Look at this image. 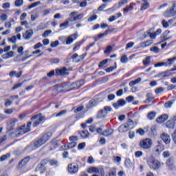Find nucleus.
<instances>
[{
  "label": "nucleus",
  "instance_id": "obj_58",
  "mask_svg": "<svg viewBox=\"0 0 176 176\" xmlns=\"http://www.w3.org/2000/svg\"><path fill=\"white\" fill-rule=\"evenodd\" d=\"M150 50L151 52H153V53H159L160 52V49L157 47H152Z\"/></svg>",
  "mask_w": 176,
  "mask_h": 176
},
{
  "label": "nucleus",
  "instance_id": "obj_8",
  "mask_svg": "<svg viewBox=\"0 0 176 176\" xmlns=\"http://www.w3.org/2000/svg\"><path fill=\"white\" fill-rule=\"evenodd\" d=\"M78 39V33L76 32L66 37V45H72L74 41Z\"/></svg>",
  "mask_w": 176,
  "mask_h": 176
},
{
  "label": "nucleus",
  "instance_id": "obj_48",
  "mask_svg": "<svg viewBox=\"0 0 176 176\" xmlns=\"http://www.w3.org/2000/svg\"><path fill=\"white\" fill-rule=\"evenodd\" d=\"M67 113V110H62L60 112L56 114V118H60V116H64Z\"/></svg>",
  "mask_w": 176,
  "mask_h": 176
},
{
  "label": "nucleus",
  "instance_id": "obj_13",
  "mask_svg": "<svg viewBox=\"0 0 176 176\" xmlns=\"http://www.w3.org/2000/svg\"><path fill=\"white\" fill-rule=\"evenodd\" d=\"M32 35H34V31L30 29L23 34V38L25 39V41H30V39L32 38Z\"/></svg>",
  "mask_w": 176,
  "mask_h": 176
},
{
  "label": "nucleus",
  "instance_id": "obj_25",
  "mask_svg": "<svg viewBox=\"0 0 176 176\" xmlns=\"http://www.w3.org/2000/svg\"><path fill=\"white\" fill-rule=\"evenodd\" d=\"M78 134H80V137L85 139V138H89L90 133H89V131L87 130H84L82 131H78Z\"/></svg>",
  "mask_w": 176,
  "mask_h": 176
},
{
  "label": "nucleus",
  "instance_id": "obj_45",
  "mask_svg": "<svg viewBox=\"0 0 176 176\" xmlns=\"http://www.w3.org/2000/svg\"><path fill=\"white\" fill-rule=\"evenodd\" d=\"M10 157V154L8 153L7 155H3L0 157V162H5V160H8Z\"/></svg>",
  "mask_w": 176,
  "mask_h": 176
},
{
  "label": "nucleus",
  "instance_id": "obj_4",
  "mask_svg": "<svg viewBox=\"0 0 176 176\" xmlns=\"http://www.w3.org/2000/svg\"><path fill=\"white\" fill-rule=\"evenodd\" d=\"M152 140L146 138L140 142V146L142 149H151L152 148Z\"/></svg>",
  "mask_w": 176,
  "mask_h": 176
},
{
  "label": "nucleus",
  "instance_id": "obj_5",
  "mask_svg": "<svg viewBox=\"0 0 176 176\" xmlns=\"http://www.w3.org/2000/svg\"><path fill=\"white\" fill-rule=\"evenodd\" d=\"M36 120L33 123V127L39 126V124H41V123L45 120V116H42L41 114H38L31 118V120Z\"/></svg>",
  "mask_w": 176,
  "mask_h": 176
},
{
  "label": "nucleus",
  "instance_id": "obj_11",
  "mask_svg": "<svg viewBox=\"0 0 176 176\" xmlns=\"http://www.w3.org/2000/svg\"><path fill=\"white\" fill-rule=\"evenodd\" d=\"M78 145V143L76 142H72L67 144V145L62 146L60 148V151H68V149H72V148H75Z\"/></svg>",
  "mask_w": 176,
  "mask_h": 176
},
{
  "label": "nucleus",
  "instance_id": "obj_14",
  "mask_svg": "<svg viewBox=\"0 0 176 176\" xmlns=\"http://www.w3.org/2000/svg\"><path fill=\"white\" fill-rule=\"evenodd\" d=\"M124 105H126V101L124 99H120L117 102L113 104V107L116 109H119L120 107H124Z\"/></svg>",
  "mask_w": 176,
  "mask_h": 176
},
{
  "label": "nucleus",
  "instance_id": "obj_24",
  "mask_svg": "<svg viewBox=\"0 0 176 176\" xmlns=\"http://www.w3.org/2000/svg\"><path fill=\"white\" fill-rule=\"evenodd\" d=\"M14 56V52L13 51H10L9 52H7L6 54H4L1 55L2 58L4 60H8V58H12Z\"/></svg>",
  "mask_w": 176,
  "mask_h": 176
},
{
  "label": "nucleus",
  "instance_id": "obj_50",
  "mask_svg": "<svg viewBox=\"0 0 176 176\" xmlns=\"http://www.w3.org/2000/svg\"><path fill=\"white\" fill-rule=\"evenodd\" d=\"M13 104V102L12 100H10L9 99H6L5 100L4 106L8 108V107H10Z\"/></svg>",
  "mask_w": 176,
  "mask_h": 176
},
{
  "label": "nucleus",
  "instance_id": "obj_32",
  "mask_svg": "<svg viewBox=\"0 0 176 176\" xmlns=\"http://www.w3.org/2000/svg\"><path fill=\"white\" fill-rule=\"evenodd\" d=\"M166 126L168 129H174V127H175V122H174V120H169L168 121H167V122L166 123Z\"/></svg>",
  "mask_w": 176,
  "mask_h": 176
},
{
  "label": "nucleus",
  "instance_id": "obj_20",
  "mask_svg": "<svg viewBox=\"0 0 176 176\" xmlns=\"http://www.w3.org/2000/svg\"><path fill=\"white\" fill-rule=\"evenodd\" d=\"M129 130H133L135 126H137V123L134 122L131 119H129L127 123H125Z\"/></svg>",
  "mask_w": 176,
  "mask_h": 176
},
{
  "label": "nucleus",
  "instance_id": "obj_51",
  "mask_svg": "<svg viewBox=\"0 0 176 176\" xmlns=\"http://www.w3.org/2000/svg\"><path fill=\"white\" fill-rule=\"evenodd\" d=\"M38 5H41V1H37L32 3L30 6H28V9H32L33 8L38 6Z\"/></svg>",
  "mask_w": 176,
  "mask_h": 176
},
{
  "label": "nucleus",
  "instance_id": "obj_40",
  "mask_svg": "<svg viewBox=\"0 0 176 176\" xmlns=\"http://www.w3.org/2000/svg\"><path fill=\"white\" fill-rule=\"evenodd\" d=\"M146 100H144V104H149V102H151L152 101V100H153V97L152 96H151V94H146Z\"/></svg>",
  "mask_w": 176,
  "mask_h": 176
},
{
  "label": "nucleus",
  "instance_id": "obj_55",
  "mask_svg": "<svg viewBox=\"0 0 176 176\" xmlns=\"http://www.w3.org/2000/svg\"><path fill=\"white\" fill-rule=\"evenodd\" d=\"M50 34H52V30H48L44 32V34L42 35V36L43 38H47Z\"/></svg>",
  "mask_w": 176,
  "mask_h": 176
},
{
  "label": "nucleus",
  "instance_id": "obj_60",
  "mask_svg": "<svg viewBox=\"0 0 176 176\" xmlns=\"http://www.w3.org/2000/svg\"><path fill=\"white\" fill-rule=\"evenodd\" d=\"M69 141H71L72 142H75V141H78V140H79V138H78V136H70L69 138Z\"/></svg>",
  "mask_w": 176,
  "mask_h": 176
},
{
  "label": "nucleus",
  "instance_id": "obj_61",
  "mask_svg": "<svg viewBox=\"0 0 176 176\" xmlns=\"http://www.w3.org/2000/svg\"><path fill=\"white\" fill-rule=\"evenodd\" d=\"M83 19V14H78V15H76V18H74L73 20H76V21H78V20H82Z\"/></svg>",
  "mask_w": 176,
  "mask_h": 176
},
{
  "label": "nucleus",
  "instance_id": "obj_12",
  "mask_svg": "<svg viewBox=\"0 0 176 176\" xmlns=\"http://www.w3.org/2000/svg\"><path fill=\"white\" fill-rule=\"evenodd\" d=\"M31 131V129L26 127L25 125H23L18 129L17 134L19 135H23V134H25V133H28V131Z\"/></svg>",
  "mask_w": 176,
  "mask_h": 176
},
{
  "label": "nucleus",
  "instance_id": "obj_22",
  "mask_svg": "<svg viewBox=\"0 0 176 176\" xmlns=\"http://www.w3.org/2000/svg\"><path fill=\"white\" fill-rule=\"evenodd\" d=\"M161 138L166 144H170L171 139L170 138V135L167 133H162L161 135Z\"/></svg>",
  "mask_w": 176,
  "mask_h": 176
},
{
  "label": "nucleus",
  "instance_id": "obj_19",
  "mask_svg": "<svg viewBox=\"0 0 176 176\" xmlns=\"http://www.w3.org/2000/svg\"><path fill=\"white\" fill-rule=\"evenodd\" d=\"M43 144L45 143L43 142V140L40 138L38 140L35 141L33 144H32V145H33L34 149H38V148H41V146H42Z\"/></svg>",
  "mask_w": 176,
  "mask_h": 176
},
{
  "label": "nucleus",
  "instance_id": "obj_52",
  "mask_svg": "<svg viewBox=\"0 0 176 176\" xmlns=\"http://www.w3.org/2000/svg\"><path fill=\"white\" fill-rule=\"evenodd\" d=\"M162 24L164 28H168L170 27V23H168V22L166 21L164 19L162 20Z\"/></svg>",
  "mask_w": 176,
  "mask_h": 176
},
{
  "label": "nucleus",
  "instance_id": "obj_21",
  "mask_svg": "<svg viewBox=\"0 0 176 176\" xmlns=\"http://www.w3.org/2000/svg\"><path fill=\"white\" fill-rule=\"evenodd\" d=\"M57 146H60V141L59 140H52L51 142V146L50 148V151H54Z\"/></svg>",
  "mask_w": 176,
  "mask_h": 176
},
{
  "label": "nucleus",
  "instance_id": "obj_38",
  "mask_svg": "<svg viewBox=\"0 0 176 176\" xmlns=\"http://www.w3.org/2000/svg\"><path fill=\"white\" fill-rule=\"evenodd\" d=\"M150 4L149 2H146L141 4L140 10H146V9L149 8Z\"/></svg>",
  "mask_w": 176,
  "mask_h": 176
},
{
  "label": "nucleus",
  "instance_id": "obj_2",
  "mask_svg": "<svg viewBox=\"0 0 176 176\" xmlns=\"http://www.w3.org/2000/svg\"><path fill=\"white\" fill-rule=\"evenodd\" d=\"M173 3L171 8L167 9L166 12L164 13V17L170 18V17H173V16L176 14V10H174V9H175V7H176V1H173Z\"/></svg>",
  "mask_w": 176,
  "mask_h": 176
},
{
  "label": "nucleus",
  "instance_id": "obj_56",
  "mask_svg": "<svg viewBox=\"0 0 176 176\" xmlns=\"http://www.w3.org/2000/svg\"><path fill=\"white\" fill-rule=\"evenodd\" d=\"M8 42H11V43H16L17 42V38H16V36L8 38Z\"/></svg>",
  "mask_w": 176,
  "mask_h": 176
},
{
  "label": "nucleus",
  "instance_id": "obj_3",
  "mask_svg": "<svg viewBox=\"0 0 176 176\" xmlns=\"http://www.w3.org/2000/svg\"><path fill=\"white\" fill-rule=\"evenodd\" d=\"M87 173L89 174H100V176H105V170L103 168H96V167H90L89 168Z\"/></svg>",
  "mask_w": 176,
  "mask_h": 176
},
{
  "label": "nucleus",
  "instance_id": "obj_46",
  "mask_svg": "<svg viewBox=\"0 0 176 176\" xmlns=\"http://www.w3.org/2000/svg\"><path fill=\"white\" fill-rule=\"evenodd\" d=\"M120 61L123 64H126V63H127V61H129V58H127V56H126V55H122L121 56Z\"/></svg>",
  "mask_w": 176,
  "mask_h": 176
},
{
  "label": "nucleus",
  "instance_id": "obj_1",
  "mask_svg": "<svg viewBox=\"0 0 176 176\" xmlns=\"http://www.w3.org/2000/svg\"><path fill=\"white\" fill-rule=\"evenodd\" d=\"M146 163L151 168V170H153L154 171H157L162 166H163V163L160 161L155 159L153 156H150L147 158Z\"/></svg>",
  "mask_w": 176,
  "mask_h": 176
},
{
  "label": "nucleus",
  "instance_id": "obj_16",
  "mask_svg": "<svg viewBox=\"0 0 176 176\" xmlns=\"http://www.w3.org/2000/svg\"><path fill=\"white\" fill-rule=\"evenodd\" d=\"M115 131L113 129L109 128L103 131L102 133L100 134L104 137H111V135H113Z\"/></svg>",
  "mask_w": 176,
  "mask_h": 176
},
{
  "label": "nucleus",
  "instance_id": "obj_63",
  "mask_svg": "<svg viewBox=\"0 0 176 176\" xmlns=\"http://www.w3.org/2000/svg\"><path fill=\"white\" fill-rule=\"evenodd\" d=\"M58 45H60V43L58 42V41H56L54 42H52L50 44L51 47H57V46H58Z\"/></svg>",
  "mask_w": 176,
  "mask_h": 176
},
{
  "label": "nucleus",
  "instance_id": "obj_59",
  "mask_svg": "<svg viewBox=\"0 0 176 176\" xmlns=\"http://www.w3.org/2000/svg\"><path fill=\"white\" fill-rule=\"evenodd\" d=\"M8 20V14H3L0 16V21H6Z\"/></svg>",
  "mask_w": 176,
  "mask_h": 176
},
{
  "label": "nucleus",
  "instance_id": "obj_41",
  "mask_svg": "<svg viewBox=\"0 0 176 176\" xmlns=\"http://www.w3.org/2000/svg\"><path fill=\"white\" fill-rule=\"evenodd\" d=\"M23 3H24L23 0H15L14 6L16 8H20V6H23Z\"/></svg>",
  "mask_w": 176,
  "mask_h": 176
},
{
  "label": "nucleus",
  "instance_id": "obj_17",
  "mask_svg": "<svg viewBox=\"0 0 176 176\" xmlns=\"http://www.w3.org/2000/svg\"><path fill=\"white\" fill-rule=\"evenodd\" d=\"M109 31H112V30H105V32L104 33L102 34H99L98 36H95L94 37V39L96 42L100 41V39H101V38H104V36H107V35H108V32H109Z\"/></svg>",
  "mask_w": 176,
  "mask_h": 176
},
{
  "label": "nucleus",
  "instance_id": "obj_42",
  "mask_svg": "<svg viewBox=\"0 0 176 176\" xmlns=\"http://www.w3.org/2000/svg\"><path fill=\"white\" fill-rule=\"evenodd\" d=\"M69 24V21L67 19L64 23H61L59 27L60 28H63V30L67 28L68 27V25Z\"/></svg>",
  "mask_w": 176,
  "mask_h": 176
},
{
  "label": "nucleus",
  "instance_id": "obj_6",
  "mask_svg": "<svg viewBox=\"0 0 176 176\" xmlns=\"http://www.w3.org/2000/svg\"><path fill=\"white\" fill-rule=\"evenodd\" d=\"M175 60H176V57L168 58V62L158 63L157 64H155L154 67L155 68H157V67H163L164 65H165V67H171L172 65L173 64V61H175Z\"/></svg>",
  "mask_w": 176,
  "mask_h": 176
},
{
  "label": "nucleus",
  "instance_id": "obj_43",
  "mask_svg": "<svg viewBox=\"0 0 176 176\" xmlns=\"http://www.w3.org/2000/svg\"><path fill=\"white\" fill-rule=\"evenodd\" d=\"M108 61H111V59H104L100 62L98 65L99 68H102V67H104V65H105L108 63Z\"/></svg>",
  "mask_w": 176,
  "mask_h": 176
},
{
  "label": "nucleus",
  "instance_id": "obj_64",
  "mask_svg": "<svg viewBox=\"0 0 176 176\" xmlns=\"http://www.w3.org/2000/svg\"><path fill=\"white\" fill-rule=\"evenodd\" d=\"M3 9H9L10 8V3H4L2 5Z\"/></svg>",
  "mask_w": 176,
  "mask_h": 176
},
{
  "label": "nucleus",
  "instance_id": "obj_18",
  "mask_svg": "<svg viewBox=\"0 0 176 176\" xmlns=\"http://www.w3.org/2000/svg\"><path fill=\"white\" fill-rule=\"evenodd\" d=\"M167 119H168V116L167 114H163L161 116L157 118L156 122L157 123L162 124L164 123Z\"/></svg>",
  "mask_w": 176,
  "mask_h": 176
},
{
  "label": "nucleus",
  "instance_id": "obj_36",
  "mask_svg": "<svg viewBox=\"0 0 176 176\" xmlns=\"http://www.w3.org/2000/svg\"><path fill=\"white\" fill-rule=\"evenodd\" d=\"M107 115H108V113H107L104 110V109H101L100 111H99L98 112V118H105V116H107Z\"/></svg>",
  "mask_w": 176,
  "mask_h": 176
},
{
  "label": "nucleus",
  "instance_id": "obj_49",
  "mask_svg": "<svg viewBox=\"0 0 176 176\" xmlns=\"http://www.w3.org/2000/svg\"><path fill=\"white\" fill-rule=\"evenodd\" d=\"M113 69H116V63H115V67L111 66L110 67L105 69L104 71H106L107 73H109V72H112Z\"/></svg>",
  "mask_w": 176,
  "mask_h": 176
},
{
  "label": "nucleus",
  "instance_id": "obj_28",
  "mask_svg": "<svg viewBox=\"0 0 176 176\" xmlns=\"http://www.w3.org/2000/svg\"><path fill=\"white\" fill-rule=\"evenodd\" d=\"M153 44V40H147L140 44V47H148V46H151V45Z\"/></svg>",
  "mask_w": 176,
  "mask_h": 176
},
{
  "label": "nucleus",
  "instance_id": "obj_26",
  "mask_svg": "<svg viewBox=\"0 0 176 176\" xmlns=\"http://www.w3.org/2000/svg\"><path fill=\"white\" fill-rule=\"evenodd\" d=\"M35 171H40L41 174L45 173V164H43V161H41V164L36 168Z\"/></svg>",
  "mask_w": 176,
  "mask_h": 176
},
{
  "label": "nucleus",
  "instance_id": "obj_15",
  "mask_svg": "<svg viewBox=\"0 0 176 176\" xmlns=\"http://www.w3.org/2000/svg\"><path fill=\"white\" fill-rule=\"evenodd\" d=\"M173 75V73H171V71H166L162 72L161 73H159L158 74L155 75L156 78H168V76H171Z\"/></svg>",
  "mask_w": 176,
  "mask_h": 176
},
{
  "label": "nucleus",
  "instance_id": "obj_30",
  "mask_svg": "<svg viewBox=\"0 0 176 176\" xmlns=\"http://www.w3.org/2000/svg\"><path fill=\"white\" fill-rule=\"evenodd\" d=\"M134 6H135V3H131L129 7L124 8L123 11L124 13H128V12H131L134 9Z\"/></svg>",
  "mask_w": 176,
  "mask_h": 176
},
{
  "label": "nucleus",
  "instance_id": "obj_27",
  "mask_svg": "<svg viewBox=\"0 0 176 176\" xmlns=\"http://www.w3.org/2000/svg\"><path fill=\"white\" fill-rule=\"evenodd\" d=\"M77 14H78V12L76 11H74L71 12L69 15V17L67 19V20L71 23H74V21H76V20H74V19H76V16Z\"/></svg>",
  "mask_w": 176,
  "mask_h": 176
},
{
  "label": "nucleus",
  "instance_id": "obj_9",
  "mask_svg": "<svg viewBox=\"0 0 176 176\" xmlns=\"http://www.w3.org/2000/svg\"><path fill=\"white\" fill-rule=\"evenodd\" d=\"M30 160L31 157H26L23 158L21 161L19 162L18 166H16L17 170H21L23 167L27 165V163H28Z\"/></svg>",
  "mask_w": 176,
  "mask_h": 176
},
{
  "label": "nucleus",
  "instance_id": "obj_35",
  "mask_svg": "<svg viewBox=\"0 0 176 176\" xmlns=\"http://www.w3.org/2000/svg\"><path fill=\"white\" fill-rule=\"evenodd\" d=\"M86 40L83 38L82 41L77 42L74 44V47L73 48V50H78V47H80V46Z\"/></svg>",
  "mask_w": 176,
  "mask_h": 176
},
{
  "label": "nucleus",
  "instance_id": "obj_37",
  "mask_svg": "<svg viewBox=\"0 0 176 176\" xmlns=\"http://www.w3.org/2000/svg\"><path fill=\"white\" fill-rule=\"evenodd\" d=\"M152 31H153V29H150L148 32L147 34L148 35H149L151 39H156V33L153 32Z\"/></svg>",
  "mask_w": 176,
  "mask_h": 176
},
{
  "label": "nucleus",
  "instance_id": "obj_57",
  "mask_svg": "<svg viewBox=\"0 0 176 176\" xmlns=\"http://www.w3.org/2000/svg\"><path fill=\"white\" fill-rule=\"evenodd\" d=\"M59 41H60V42H62V43L63 44H66L67 43V36H60L58 38Z\"/></svg>",
  "mask_w": 176,
  "mask_h": 176
},
{
  "label": "nucleus",
  "instance_id": "obj_44",
  "mask_svg": "<svg viewBox=\"0 0 176 176\" xmlns=\"http://www.w3.org/2000/svg\"><path fill=\"white\" fill-rule=\"evenodd\" d=\"M151 56H147L143 60V65H149L151 64Z\"/></svg>",
  "mask_w": 176,
  "mask_h": 176
},
{
  "label": "nucleus",
  "instance_id": "obj_34",
  "mask_svg": "<svg viewBox=\"0 0 176 176\" xmlns=\"http://www.w3.org/2000/svg\"><path fill=\"white\" fill-rule=\"evenodd\" d=\"M147 118L148 120H153L155 118H156V112L155 111H151L148 113Z\"/></svg>",
  "mask_w": 176,
  "mask_h": 176
},
{
  "label": "nucleus",
  "instance_id": "obj_33",
  "mask_svg": "<svg viewBox=\"0 0 176 176\" xmlns=\"http://www.w3.org/2000/svg\"><path fill=\"white\" fill-rule=\"evenodd\" d=\"M50 137H52V133H50L49 132L44 133L41 135V138L43 139V140L45 142H47V141H49V140H50Z\"/></svg>",
  "mask_w": 176,
  "mask_h": 176
},
{
  "label": "nucleus",
  "instance_id": "obj_62",
  "mask_svg": "<svg viewBox=\"0 0 176 176\" xmlns=\"http://www.w3.org/2000/svg\"><path fill=\"white\" fill-rule=\"evenodd\" d=\"M103 129H104V126H101L100 127L97 128L96 129V133H98V134H100V135H101V134H102V132H103L102 131Z\"/></svg>",
  "mask_w": 176,
  "mask_h": 176
},
{
  "label": "nucleus",
  "instance_id": "obj_7",
  "mask_svg": "<svg viewBox=\"0 0 176 176\" xmlns=\"http://www.w3.org/2000/svg\"><path fill=\"white\" fill-rule=\"evenodd\" d=\"M56 74L58 76H65L67 75H69V70H68L67 67H63L60 69H56Z\"/></svg>",
  "mask_w": 176,
  "mask_h": 176
},
{
  "label": "nucleus",
  "instance_id": "obj_23",
  "mask_svg": "<svg viewBox=\"0 0 176 176\" xmlns=\"http://www.w3.org/2000/svg\"><path fill=\"white\" fill-rule=\"evenodd\" d=\"M118 130L119 133H126V131H129V129L125 123L120 126Z\"/></svg>",
  "mask_w": 176,
  "mask_h": 176
},
{
  "label": "nucleus",
  "instance_id": "obj_10",
  "mask_svg": "<svg viewBox=\"0 0 176 176\" xmlns=\"http://www.w3.org/2000/svg\"><path fill=\"white\" fill-rule=\"evenodd\" d=\"M79 170V168L77 164H70L68 165V171L69 174H76Z\"/></svg>",
  "mask_w": 176,
  "mask_h": 176
},
{
  "label": "nucleus",
  "instance_id": "obj_31",
  "mask_svg": "<svg viewBox=\"0 0 176 176\" xmlns=\"http://www.w3.org/2000/svg\"><path fill=\"white\" fill-rule=\"evenodd\" d=\"M164 151V145L160 144V142H158V145L155 147V152L157 153H161V152H163Z\"/></svg>",
  "mask_w": 176,
  "mask_h": 176
},
{
  "label": "nucleus",
  "instance_id": "obj_47",
  "mask_svg": "<svg viewBox=\"0 0 176 176\" xmlns=\"http://www.w3.org/2000/svg\"><path fill=\"white\" fill-rule=\"evenodd\" d=\"M14 111H16V109H7L4 110V112L6 115H12Z\"/></svg>",
  "mask_w": 176,
  "mask_h": 176
},
{
  "label": "nucleus",
  "instance_id": "obj_53",
  "mask_svg": "<svg viewBox=\"0 0 176 176\" xmlns=\"http://www.w3.org/2000/svg\"><path fill=\"white\" fill-rule=\"evenodd\" d=\"M112 46L109 45L107 47L106 50H104V54H109V53H111V52H112Z\"/></svg>",
  "mask_w": 176,
  "mask_h": 176
},
{
  "label": "nucleus",
  "instance_id": "obj_54",
  "mask_svg": "<svg viewBox=\"0 0 176 176\" xmlns=\"http://www.w3.org/2000/svg\"><path fill=\"white\" fill-rule=\"evenodd\" d=\"M85 146H86L85 142L80 143L78 146V151H82V149H85Z\"/></svg>",
  "mask_w": 176,
  "mask_h": 176
},
{
  "label": "nucleus",
  "instance_id": "obj_29",
  "mask_svg": "<svg viewBox=\"0 0 176 176\" xmlns=\"http://www.w3.org/2000/svg\"><path fill=\"white\" fill-rule=\"evenodd\" d=\"M63 85H56L55 88L53 90V93H54L55 94H57V93H62V91H64V90L63 89Z\"/></svg>",
  "mask_w": 176,
  "mask_h": 176
},
{
  "label": "nucleus",
  "instance_id": "obj_39",
  "mask_svg": "<svg viewBox=\"0 0 176 176\" xmlns=\"http://www.w3.org/2000/svg\"><path fill=\"white\" fill-rule=\"evenodd\" d=\"M96 105V100H89V103L87 104V109H90L91 108H93V107H95Z\"/></svg>",
  "mask_w": 176,
  "mask_h": 176
}]
</instances>
